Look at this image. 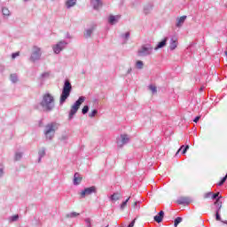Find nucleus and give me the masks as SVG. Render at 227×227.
Here are the masks:
<instances>
[{
  "mask_svg": "<svg viewBox=\"0 0 227 227\" xmlns=\"http://www.w3.org/2000/svg\"><path fill=\"white\" fill-rule=\"evenodd\" d=\"M2 14H3L4 19H8V17H10L12 15V12H10V9H8L7 7H3Z\"/></svg>",
  "mask_w": 227,
  "mask_h": 227,
  "instance_id": "nucleus-20",
  "label": "nucleus"
},
{
  "mask_svg": "<svg viewBox=\"0 0 227 227\" xmlns=\"http://www.w3.org/2000/svg\"><path fill=\"white\" fill-rule=\"evenodd\" d=\"M129 141H130L129 135L122 134L120 136V137H117L116 143L119 148H123V145L129 144Z\"/></svg>",
  "mask_w": 227,
  "mask_h": 227,
  "instance_id": "nucleus-7",
  "label": "nucleus"
},
{
  "mask_svg": "<svg viewBox=\"0 0 227 227\" xmlns=\"http://www.w3.org/2000/svg\"><path fill=\"white\" fill-rule=\"evenodd\" d=\"M56 108V99L51 93H45L43 95L41 102L35 106V109L37 111H43V113H52Z\"/></svg>",
  "mask_w": 227,
  "mask_h": 227,
  "instance_id": "nucleus-1",
  "label": "nucleus"
},
{
  "mask_svg": "<svg viewBox=\"0 0 227 227\" xmlns=\"http://www.w3.org/2000/svg\"><path fill=\"white\" fill-rule=\"evenodd\" d=\"M41 58H42V49H40L37 46H34L31 56L29 58L30 61L32 63H36V61H40Z\"/></svg>",
  "mask_w": 227,
  "mask_h": 227,
  "instance_id": "nucleus-6",
  "label": "nucleus"
},
{
  "mask_svg": "<svg viewBox=\"0 0 227 227\" xmlns=\"http://www.w3.org/2000/svg\"><path fill=\"white\" fill-rule=\"evenodd\" d=\"M59 129V123L50 122L44 127L43 134L47 141H52L54 136H56V130Z\"/></svg>",
  "mask_w": 227,
  "mask_h": 227,
  "instance_id": "nucleus-2",
  "label": "nucleus"
},
{
  "mask_svg": "<svg viewBox=\"0 0 227 227\" xmlns=\"http://www.w3.org/2000/svg\"><path fill=\"white\" fill-rule=\"evenodd\" d=\"M143 67H145V64L143 63V61L142 60H137V68L141 70V69H143Z\"/></svg>",
  "mask_w": 227,
  "mask_h": 227,
  "instance_id": "nucleus-37",
  "label": "nucleus"
},
{
  "mask_svg": "<svg viewBox=\"0 0 227 227\" xmlns=\"http://www.w3.org/2000/svg\"><path fill=\"white\" fill-rule=\"evenodd\" d=\"M120 38H121V40H124V43H127V42H129V38H130V32L121 34Z\"/></svg>",
  "mask_w": 227,
  "mask_h": 227,
  "instance_id": "nucleus-26",
  "label": "nucleus"
},
{
  "mask_svg": "<svg viewBox=\"0 0 227 227\" xmlns=\"http://www.w3.org/2000/svg\"><path fill=\"white\" fill-rule=\"evenodd\" d=\"M153 52V47L150 43H145L141 46V48L137 51V56L140 58H146V56H152Z\"/></svg>",
  "mask_w": 227,
  "mask_h": 227,
  "instance_id": "nucleus-5",
  "label": "nucleus"
},
{
  "mask_svg": "<svg viewBox=\"0 0 227 227\" xmlns=\"http://www.w3.org/2000/svg\"><path fill=\"white\" fill-rule=\"evenodd\" d=\"M10 80L13 84H15L19 82V76L17 75V74H12L10 75Z\"/></svg>",
  "mask_w": 227,
  "mask_h": 227,
  "instance_id": "nucleus-27",
  "label": "nucleus"
},
{
  "mask_svg": "<svg viewBox=\"0 0 227 227\" xmlns=\"http://www.w3.org/2000/svg\"><path fill=\"white\" fill-rule=\"evenodd\" d=\"M204 90H205V87H204V86H202V87L200 88V92L203 91Z\"/></svg>",
  "mask_w": 227,
  "mask_h": 227,
  "instance_id": "nucleus-50",
  "label": "nucleus"
},
{
  "mask_svg": "<svg viewBox=\"0 0 227 227\" xmlns=\"http://www.w3.org/2000/svg\"><path fill=\"white\" fill-rule=\"evenodd\" d=\"M67 45H68V43L65 41L59 42L55 46H53V52H55V54H59Z\"/></svg>",
  "mask_w": 227,
  "mask_h": 227,
  "instance_id": "nucleus-8",
  "label": "nucleus"
},
{
  "mask_svg": "<svg viewBox=\"0 0 227 227\" xmlns=\"http://www.w3.org/2000/svg\"><path fill=\"white\" fill-rule=\"evenodd\" d=\"M17 56H19V52H14L12 54V59H15V58H17Z\"/></svg>",
  "mask_w": 227,
  "mask_h": 227,
  "instance_id": "nucleus-47",
  "label": "nucleus"
},
{
  "mask_svg": "<svg viewBox=\"0 0 227 227\" xmlns=\"http://www.w3.org/2000/svg\"><path fill=\"white\" fill-rule=\"evenodd\" d=\"M41 77L43 79V78H45V77H49V73H43L42 74H41Z\"/></svg>",
  "mask_w": 227,
  "mask_h": 227,
  "instance_id": "nucleus-46",
  "label": "nucleus"
},
{
  "mask_svg": "<svg viewBox=\"0 0 227 227\" xmlns=\"http://www.w3.org/2000/svg\"><path fill=\"white\" fill-rule=\"evenodd\" d=\"M75 4H77V0H67V1H66V6L68 9L73 8V6H75Z\"/></svg>",
  "mask_w": 227,
  "mask_h": 227,
  "instance_id": "nucleus-25",
  "label": "nucleus"
},
{
  "mask_svg": "<svg viewBox=\"0 0 227 227\" xmlns=\"http://www.w3.org/2000/svg\"><path fill=\"white\" fill-rule=\"evenodd\" d=\"M96 192H97L96 186L87 187L81 192V198H86V196H90V194H93Z\"/></svg>",
  "mask_w": 227,
  "mask_h": 227,
  "instance_id": "nucleus-9",
  "label": "nucleus"
},
{
  "mask_svg": "<svg viewBox=\"0 0 227 227\" xmlns=\"http://www.w3.org/2000/svg\"><path fill=\"white\" fill-rule=\"evenodd\" d=\"M71 93H72V83L70 82V80L66 79L64 81L62 92L60 94V98H59L60 106H63L67 102V100L68 97H70Z\"/></svg>",
  "mask_w": 227,
  "mask_h": 227,
  "instance_id": "nucleus-3",
  "label": "nucleus"
},
{
  "mask_svg": "<svg viewBox=\"0 0 227 227\" xmlns=\"http://www.w3.org/2000/svg\"><path fill=\"white\" fill-rule=\"evenodd\" d=\"M219 192H215V193H212V200H215V201H221V198H223V196H219Z\"/></svg>",
  "mask_w": 227,
  "mask_h": 227,
  "instance_id": "nucleus-30",
  "label": "nucleus"
},
{
  "mask_svg": "<svg viewBox=\"0 0 227 227\" xmlns=\"http://www.w3.org/2000/svg\"><path fill=\"white\" fill-rule=\"evenodd\" d=\"M85 223L87 224V227H91V219L90 218H86Z\"/></svg>",
  "mask_w": 227,
  "mask_h": 227,
  "instance_id": "nucleus-42",
  "label": "nucleus"
},
{
  "mask_svg": "<svg viewBox=\"0 0 227 227\" xmlns=\"http://www.w3.org/2000/svg\"><path fill=\"white\" fill-rule=\"evenodd\" d=\"M4 175V167L0 164V178H3Z\"/></svg>",
  "mask_w": 227,
  "mask_h": 227,
  "instance_id": "nucleus-41",
  "label": "nucleus"
},
{
  "mask_svg": "<svg viewBox=\"0 0 227 227\" xmlns=\"http://www.w3.org/2000/svg\"><path fill=\"white\" fill-rule=\"evenodd\" d=\"M120 19H121V15H110L108 18V22L111 26H114V24H118L120 22Z\"/></svg>",
  "mask_w": 227,
  "mask_h": 227,
  "instance_id": "nucleus-10",
  "label": "nucleus"
},
{
  "mask_svg": "<svg viewBox=\"0 0 227 227\" xmlns=\"http://www.w3.org/2000/svg\"><path fill=\"white\" fill-rule=\"evenodd\" d=\"M86 100V97L81 96L74 103L69 111L68 120H73L74 116L77 114V111L81 109V106H82L83 102Z\"/></svg>",
  "mask_w": 227,
  "mask_h": 227,
  "instance_id": "nucleus-4",
  "label": "nucleus"
},
{
  "mask_svg": "<svg viewBox=\"0 0 227 227\" xmlns=\"http://www.w3.org/2000/svg\"><path fill=\"white\" fill-rule=\"evenodd\" d=\"M134 224H136V218L127 227H134Z\"/></svg>",
  "mask_w": 227,
  "mask_h": 227,
  "instance_id": "nucleus-45",
  "label": "nucleus"
},
{
  "mask_svg": "<svg viewBox=\"0 0 227 227\" xmlns=\"http://www.w3.org/2000/svg\"><path fill=\"white\" fill-rule=\"evenodd\" d=\"M212 196V192H207L204 194V198L207 200V198H210Z\"/></svg>",
  "mask_w": 227,
  "mask_h": 227,
  "instance_id": "nucleus-44",
  "label": "nucleus"
},
{
  "mask_svg": "<svg viewBox=\"0 0 227 227\" xmlns=\"http://www.w3.org/2000/svg\"><path fill=\"white\" fill-rule=\"evenodd\" d=\"M137 203H139V201H136V202L134 203V205H133V207H134V208H137V209H139V208H140V207H139V206H137Z\"/></svg>",
  "mask_w": 227,
  "mask_h": 227,
  "instance_id": "nucleus-48",
  "label": "nucleus"
},
{
  "mask_svg": "<svg viewBox=\"0 0 227 227\" xmlns=\"http://www.w3.org/2000/svg\"><path fill=\"white\" fill-rule=\"evenodd\" d=\"M111 201H118V200H121V192H114L110 196Z\"/></svg>",
  "mask_w": 227,
  "mask_h": 227,
  "instance_id": "nucleus-21",
  "label": "nucleus"
},
{
  "mask_svg": "<svg viewBox=\"0 0 227 227\" xmlns=\"http://www.w3.org/2000/svg\"><path fill=\"white\" fill-rule=\"evenodd\" d=\"M89 112H90V106L88 105L84 106L82 109V114H88Z\"/></svg>",
  "mask_w": 227,
  "mask_h": 227,
  "instance_id": "nucleus-34",
  "label": "nucleus"
},
{
  "mask_svg": "<svg viewBox=\"0 0 227 227\" xmlns=\"http://www.w3.org/2000/svg\"><path fill=\"white\" fill-rule=\"evenodd\" d=\"M69 137H70V134L64 132L59 137V141H60V143H62V145H67Z\"/></svg>",
  "mask_w": 227,
  "mask_h": 227,
  "instance_id": "nucleus-11",
  "label": "nucleus"
},
{
  "mask_svg": "<svg viewBox=\"0 0 227 227\" xmlns=\"http://www.w3.org/2000/svg\"><path fill=\"white\" fill-rule=\"evenodd\" d=\"M182 221H184V218H182V217H180V216L176 217V218L174 220V226H175V227H177V226L180 224V223H182Z\"/></svg>",
  "mask_w": 227,
  "mask_h": 227,
  "instance_id": "nucleus-29",
  "label": "nucleus"
},
{
  "mask_svg": "<svg viewBox=\"0 0 227 227\" xmlns=\"http://www.w3.org/2000/svg\"><path fill=\"white\" fill-rule=\"evenodd\" d=\"M149 90H150L153 93H157V87H155L154 85H149Z\"/></svg>",
  "mask_w": 227,
  "mask_h": 227,
  "instance_id": "nucleus-40",
  "label": "nucleus"
},
{
  "mask_svg": "<svg viewBox=\"0 0 227 227\" xmlns=\"http://www.w3.org/2000/svg\"><path fill=\"white\" fill-rule=\"evenodd\" d=\"M215 220L216 221H221V223H223V224H227V221H223L221 219V214L220 213H215Z\"/></svg>",
  "mask_w": 227,
  "mask_h": 227,
  "instance_id": "nucleus-36",
  "label": "nucleus"
},
{
  "mask_svg": "<svg viewBox=\"0 0 227 227\" xmlns=\"http://www.w3.org/2000/svg\"><path fill=\"white\" fill-rule=\"evenodd\" d=\"M153 10V4L149 3V4H146L145 5H144L143 12H144L145 15H150V13H152Z\"/></svg>",
  "mask_w": 227,
  "mask_h": 227,
  "instance_id": "nucleus-12",
  "label": "nucleus"
},
{
  "mask_svg": "<svg viewBox=\"0 0 227 227\" xmlns=\"http://www.w3.org/2000/svg\"><path fill=\"white\" fill-rule=\"evenodd\" d=\"M79 215H80V214L77 213V212H71V213H69V214H67V215H66V217H67V219H72V218L77 217V216H79Z\"/></svg>",
  "mask_w": 227,
  "mask_h": 227,
  "instance_id": "nucleus-28",
  "label": "nucleus"
},
{
  "mask_svg": "<svg viewBox=\"0 0 227 227\" xmlns=\"http://www.w3.org/2000/svg\"><path fill=\"white\" fill-rule=\"evenodd\" d=\"M90 4L94 10H100L103 6L102 0H90Z\"/></svg>",
  "mask_w": 227,
  "mask_h": 227,
  "instance_id": "nucleus-13",
  "label": "nucleus"
},
{
  "mask_svg": "<svg viewBox=\"0 0 227 227\" xmlns=\"http://www.w3.org/2000/svg\"><path fill=\"white\" fill-rule=\"evenodd\" d=\"M176 47H178V39H176V37H172L170 39L169 49L170 51H175Z\"/></svg>",
  "mask_w": 227,
  "mask_h": 227,
  "instance_id": "nucleus-17",
  "label": "nucleus"
},
{
  "mask_svg": "<svg viewBox=\"0 0 227 227\" xmlns=\"http://www.w3.org/2000/svg\"><path fill=\"white\" fill-rule=\"evenodd\" d=\"M155 223H158V224H160V223H162V221L164 220V211H160L158 213V215H156L154 217H153Z\"/></svg>",
  "mask_w": 227,
  "mask_h": 227,
  "instance_id": "nucleus-15",
  "label": "nucleus"
},
{
  "mask_svg": "<svg viewBox=\"0 0 227 227\" xmlns=\"http://www.w3.org/2000/svg\"><path fill=\"white\" fill-rule=\"evenodd\" d=\"M226 180H227V175H226L225 176H223V177L220 180V182L217 184V185H218L219 187H221L222 185H224V183L226 182Z\"/></svg>",
  "mask_w": 227,
  "mask_h": 227,
  "instance_id": "nucleus-38",
  "label": "nucleus"
},
{
  "mask_svg": "<svg viewBox=\"0 0 227 227\" xmlns=\"http://www.w3.org/2000/svg\"><path fill=\"white\" fill-rule=\"evenodd\" d=\"M214 205H215V207H216L215 213L220 214L221 208H223V202L221 200H217L214 202Z\"/></svg>",
  "mask_w": 227,
  "mask_h": 227,
  "instance_id": "nucleus-22",
  "label": "nucleus"
},
{
  "mask_svg": "<svg viewBox=\"0 0 227 227\" xmlns=\"http://www.w3.org/2000/svg\"><path fill=\"white\" fill-rule=\"evenodd\" d=\"M22 153H15V155H14V160L15 161H19L20 160V159H22Z\"/></svg>",
  "mask_w": 227,
  "mask_h": 227,
  "instance_id": "nucleus-35",
  "label": "nucleus"
},
{
  "mask_svg": "<svg viewBox=\"0 0 227 227\" xmlns=\"http://www.w3.org/2000/svg\"><path fill=\"white\" fill-rule=\"evenodd\" d=\"M129 200H130V197H129L126 200H124L121 204V210H125V207H127V204L129 203Z\"/></svg>",
  "mask_w": 227,
  "mask_h": 227,
  "instance_id": "nucleus-32",
  "label": "nucleus"
},
{
  "mask_svg": "<svg viewBox=\"0 0 227 227\" xmlns=\"http://www.w3.org/2000/svg\"><path fill=\"white\" fill-rule=\"evenodd\" d=\"M81 182H82V176L79 173H74L73 184L74 185H80Z\"/></svg>",
  "mask_w": 227,
  "mask_h": 227,
  "instance_id": "nucleus-16",
  "label": "nucleus"
},
{
  "mask_svg": "<svg viewBox=\"0 0 227 227\" xmlns=\"http://www.w3.org/2000/svg\"><path fill=\"white\" fill-rule=\"evenodd\" d=\"M200 119H201V116H196V117L193 119L194 123H198Z\"/></svg>",
  "mask_w": 227,
  "mask_h": 227,
  "instance_id": "nucleus-43",
  "label": "nucleus"
},
{
  "mask_svg": "<svg viewBox=\"0 0 227 227\" xmlns=\"http://www.w3.org/2000/svg\"><path fill=\"white\" fill-rule=\"evenodd\" d=\"M192 200L189 197H180L176 202L178 205H189L191 203Z\"/></svg>",
  "mask_w": 227,
  "mask_h": 227,
  "instance_id": "nucleus-14",
  "label": "nucleus"
},
{
  "mask_svg": "<svg viewBox=\"0 0 227 227\" xmlns=\"http://www.w3.org/2000/svg\"><path fill=\"white\" fill-rule=\"evenodd\" d=\"M167 43H168V37H165L163 40L158 43V44L154 48V51H159V49H163V47H166Z\"/></svg>",
  "mask_w": 227,
  "mask_h": 227,
  "instance_id": "nucleus-18",
  "label": "nucleus"
},
{
  "mask_svg": "<svg viewBox=\"0 0 227 227\" xmlns=\"http://www.w3.org/2000/svg\"><path fill=\"white\" fill-rule=\"evenodd\" d=\"M186 19H187L186 15H184V16H181L180 18H177L176 26L177 27H181L182 26H184V22H185Z\"/></svg>",
  "mask_w": 227,
  "mask_h": 227,
  "instance_id": "nucleus-19",
  "label": "nucleus"
},
{
  "mask_svg": "<svg viewBox=\"0 0 227 227\" xmlns=\"http://www.w3.org/2000/svg\"><path fill=\"white\" fill-rule=\"evenodd\" d=\"M19 221V215H14L9 218V223H17Z\"/></svg>",
  "mask_w": 227,
  "mask_h": 227,
  "instance_id": "nucleus-31",
  "label": "nucleus"
},
{
  "mask_svg": "<svg viewBox=\"0 0 227 227\" xmlns=\"http://www.w3.org/2000/svg\"><path fill=\"white\" fill-rule=\"evenodd\" d=\"M38 155H39L40 158L45 157V148L44 147H43L42 150H40L38 152Z\"/></svg>",
  "mask_w": 227,
  "mask_h": 227,
  "instance_id": "nucleus-39",
  "label": "nucleus"
},
{
  "mask_svg": "<svg viewBox=\"0 0 227 227\" xmlns=\"http://www.w3.org/2000/svg\"><path fill=\"white\" fill-rule=\"evenodd\" d=\"M82 74H86V71H85V70H82Z\"/></svg>",
  "mask_w": 227,
  "mask_h": 227,
  "instance_id": "nucleus-53",
  "label": "nucleus"
},
{
  "mask_svg": "<svg viewBox=\"0 0 227 227\" xmlns=\"http://www.w3.org/2000/svg\"><path fill=\"white\" fill-rule=\"evenodd\" d=\"M132 72V67H129L127 71V75H129V74H130Z\"/></svg>",
  "mask_w": 227,
  "mask_h": 227,
  "instance_id": "nucleus-49",
  "label": "nucleus"
},
{
  "mask_svg": "<svg viewBox=\"0 0 227 227\" xmlns=\"http://www.w3.org/2000/svg\"><path fill=\"white\" fill-rule=\"evenodd\" d=\"M42 159H43V158H40V156H39V158H38V162H42Z\"/></svg>",
  "mask_w": 227,
  "mask_h": 227,
  "instance_id": "nucleus-51",
  "label": "nucleus"
},
{
  "mask_svg": "<svg viewBox=\"0 0 227 227\" xmlns=\"http://www.w3.org/2000/svg\"><path fill=\"white\" fill-rule=\"evenodd\" d=\"M67 38H70V34H67Z\"/></svg>",
  "mask_w": 227,
  "mask_h": 227,
  "instance_id": "nucleus-52",
  "label": "nucleus"
},
{
  "mask_svg": "<svg viewBox=\"0 0 227 227\" xmlns=\"http://www.w3.org/2000/svg\"><path fill=\"white\" fill-rule=\"evenodd\" d=\"M25 2H27V1H29V0H24Z\"/></svg>",
  "mask_w": 227,
  "mask_h": 227,
  "instance_id": "nucleus-54",
  "label": "nucleus"
},
{
  "mask_svg": "<svg viewBox=\"0 0 227 227\" xmlns=\"http://www.w3.org/2000/svg\"><path fill=\"white\" fill-rule=\"evenodd\" d=\"M182 148H184L183 151H182ZM187 150H189V145H186L185 146H184V145H182V146L178 149V151L176 152V155H178L181 151H182V154H183V155H185V153H187Z\"/></svg>",
  "mask_w": 227,
  "mask_h": 227,
  "instance_id": "nucleus-24",
  "label": "nucleus"
},
{
  "mask_svg": "<svg viewBox=\"0 0 227 227\" xmlns=\"http://www.w3.org/2000/svg\"><path fill=\"white\" fill-rule=\"evenodd\" d=\"M98 114V110L94 109L89 114V118H95Z\"/></svg>",
  "mask_w": 227,
  "mask_h": 227,
  "instance_id": "nucleus-33",
  "label": "nucleus"
},
{
  "mask_svg": "<svg viewBox=\"0 0 227 227\" xmlns=\"http://www.w3.org/2000/svg\"><path fill=\"white\" fill-rule=\"evenodd\" d=\"M95 31V27H91L90 28H88L85 30L84 36L85 38H90L91 35H93V32Z\"/></svg>",
  "mask_w": 227,
  "mask_h": 227,
  "instance_id": "nucleus-23",
  "label": "nucleus"
}]
</instances>
